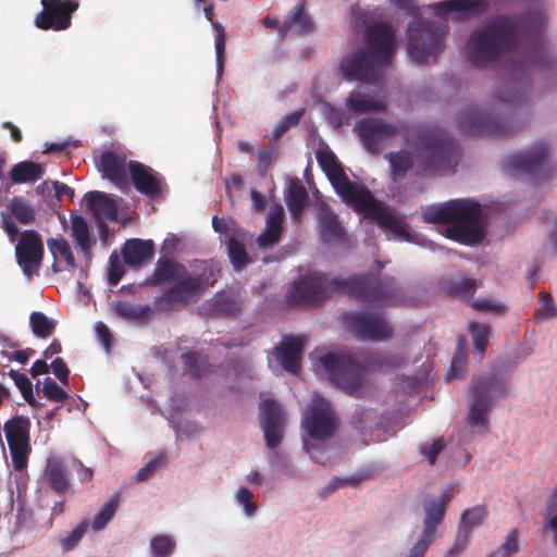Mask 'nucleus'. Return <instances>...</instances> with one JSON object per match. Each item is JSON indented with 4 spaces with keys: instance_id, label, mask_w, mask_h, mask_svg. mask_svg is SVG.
Segmentation results:
<instances>
[{
    "instance_id": "nucleus-36",
    "label": "nucleus",
    "mask_w": 557,
    "mask_h": 557,
    "mask_svg": "<svg viewBox=\"0 0 557 557\" xmlns=\"http://www.w3.org/2000/svg\"><path fill=\"white\" fill-rule=\"evenodd\" d=\"M88 209L94 215H103L109 220H115L117 215V207L110 197L101 191H88L85 195Z\"/></svg>"
},
{
    "instance_id": "nucleus-32",
    "label": "nucleus",
    "mask_w": 557,
    "mask_h": 557,
    "mask_svg": "<svg viewBox=\"0 0 557 557\" xmlns=\"http://www.w3.org/2000/svg\"><path fill=\"white\" fill-rule=\"evenodd\" d=\"M71 235L85 259H91L96 239L91 236L87 221L82 215L71 216Z\"/></svg>"
},
{
    "instance_id": "nucleus-9",
    "label": "nucleus",
    "mask_w": 557,
    "mask_h": 557,
    "mask_svg": "<svg viewBox=\"0 0 557 557\" xmlns=\"http://www.w3.org/2000/svg\"><path fill=\"white\" fill-rule=\"evenodd\" d=\"M459 129L470 136L505 137L512 134L516 127L509 119L492 116L478 107H470L458 116Z\"/></svg>"
},
{
    "instance_id": "nucleus-21",
    "label": "nucleus",
    "mask_w": 557,
    "mask_h": 557,
    "mask_svg": "<svg viewBox=\"0 0 557 557\" xmlns=\"http://www.w3.org/2000/svg\"><path fill=\"white\" fill-rule=\"evenodd\" d=\"M44 243L40 235L34 230L21 233L15 247V257L23 273L27 277L38 274L44 258Z\"/></svg>"
},
{
    "instance_id": "nucleus-1",
    "label": "nucleus",
    "mask_w": 557,
    "mask_h": 557,
    "mask_svg": "<svg viewBox=\"0 0 557 557\" xmlns=\"http://www.w3.org/2000/svg\"><path fill=\"white\" fill-rule=\"evenodd\" d=\"M544 23L543 14H525L519 20L498 16L474 28L466 44L469 61L476 66L494 62L508 52L515 53L516 79L507 86L510 95L500 98L512 108L529 101L530 86L523 81L525 76L533 72L557 71V58L544 40Z\"/></svg>"
},
{
    "instance_id": "nucleus-62",
    "label": "nucleus",
    "mask_w": 557,
    "mask_h": 557,
    "mask_svg": "<svg viewBox=\"0 0 557 557\" xmlns=\"http://www.w3.org/2000/svg\"><path fill=\"white\" fill-rule=\"evenodd\" d=\"M125 273L123 264L120 262L117 256L110 257V267L108 273V282L110 285L115 286L119 284Z\"/></svg>"
},
{
    "instance_id": "nucleus-24",
    "label": "nucleus",
    "mask_w": 557,
    "mask_h": 557,
    "mask_svg": "<svg viewBox=\"0 0 557 557\" xmlns=\"http://www.w3.org/2000/svg\"><path fill=\"white\" fill-rule=\"evenodd\" d=\"M125 158L113 151H106L100 157V170L103 177L111 181L122 193L129 191V183L126 175Z\"/></svg>"
},
{
    "instance_id": "nucleus-35",
    "label": "nucleus",
    "mask_w": 557,
    "mask_h": 557,
    "mask_svg": "<svg viewBox=\"0 0 557 557\" xmlns=\"http://www.w3.org/2000/svg\"><path fill=\"white\" fill-rule=\"evenodd\" d=\"M88 209L94 215H103L109 220H115L117 215V207L110 197L101 191H88L85 195Z\"/></svg>"
},
{
    "instance_id": "nucleus-42",
    "label": "nucleus",
    "mask_w": 557,
    "mask_h": 557,
    "mask_svg": "<svg viewBox=\"0 0 557 557\" xmlns=\"http://www.w3.org/2000/svg\"><path fill=\"white\" fill-rule=\"evenodd\" d=\"M488 516V511L486 506L478 505L472 508L463 510L460 517V521L458 524V530L468 532L471 535V532L474 528L480 527L484 523Z\"/></svg>"
},
{
    "instance_id": "nucleus-43",
    "label": "nucleus",
    "mask_w": 557,
    "mask_h": 557,
    "mask_svg": "<svg viewBox=\"0 0 557 557\" xmlns=\"http://www.w3.org/2000/svg\"><path fill=\"white\" fill-rule=\"evenodd\" d=\"M245 237L231 235L226 242L227 253L236 271H240L250 262L245 244L242 240Z\"/></svg>"
},
{
    "instance_id": "nucleus-57",
    "label": "nucleus",
    "mask_w": 557,
    "mask_h": 557,
    "mask_svg": "<svg viewBox=\"0 0 557 557\" xmlns=\"http://www.w3.org/2000/svg\"><path fill=\"white\" fill-rule=\"evenodd\" d=\"M520 552L519 531L511 529L506 536L505 542L499 547L500 557H511Z\"/></svg>"
},
{
    "instance_id": "nucleus-8",
    "label": "nucleus",
    "mask_w": 557,
    "mask_h": 557,
    "mask_svg": "<svg viewBox=\"0 0 557 557\" xmlns=\"http://www.w3.org/2000/svg\"><path fill=\"white\" fill-rule=\"evenodd\" d=\"M471 385L472 400L468 414L469 423L487 430V413L492 409L493 401L507 396L506 382L497 375H479L472 379Z\"/></svg>"
},
{
    "instance_id": "nucleus-60",
    "label": "nucleus",
    "mask_w": 557,
    "mask_h": 557,
    "mask_svg": "<svg viewBox=\"0 0 557 557\" xmlns=\"http://www.w3.org/2000/svg\"><path fill=\"white\" fill-rule=\"evenodd\" d=\"M42 393L53 401H64L69 397L67 393L50 377L45 379Z\"/></svg>"
},
{
    "instance_id": "nucleus-17",
    "label": "nucleus",
    "mask_w": 557,
    "mask_h": 557,
    "mask_svg": "<svg viewBox=\"0 0 557 557\" xmlns=\"http://www.w3.org/2000/svg\"><path fill=\"white\" fill-rule=\"evenodd\" d=\"M342 74L347 81H359L375 84L383 75L386 66L367 49L360 48L341 61Z\"/></svg>"
},
{
    "instance_id": "nucleus-15",
    "label": "nucleus",
    "mask_w": 557,
    "mask_h": 557,
    "mask_svg": "<svg viewBox=\"0 0 557 557\" xmlns=\"http://www.w3.org/2000/svg\"><path fill=\"white\" fill-rule=\"evenodd\" d=\"M549 147L539 143L525 152L512 153L504 162V169L510 173H522L540 180L550 172Z\"/></svg>"
},
{
    "instance_id": "nucleus-47",
    "label": "nucleus",
    "mask_w": 557,
    "mask_h": 557,
    "mask_svg": "<svg viewBox=\"0 0 557 557\" xmlns=\"http://www.w3.org/2000/svg\"><path fill=\"white\" fill-rule=\"evenodd\" d=\"M176 547L175 540L166 534H158L150 540L152 557H170Z\"/></svg>"
},
{
    "instance_id": "nucleus-3",
    "label": "nucleus",
    "mask_w": 557,
    "mask_h": 557,
    "mask_svg": "<svg viewBox=\"0 0 557 557\" xmlns=\"http://www.w3.org/2000/svg\"><path fill=\"white\" fill-rule=\"evenodd\" d=\"M214 282V269L208 261L195 260L186 267L172 258H160L145 285H169L154 305L159 311L175 312L197 301Z\"/></svg>"
},
{
    "instance_id": "nucleus-44",
    "label": "nucleus",
    "mask_w": 557,
    "mask_h": 557,
    "mask_svg": "<svg viewBox=\"0 0 557 557\" xmlns=\"http://www.w3.org/2000/svg\"><path fill=\"white\" fill-rule=\"evenodd\" d=\"M29 323L34 335L39 338H47L51 336L57 325L53 320H50L40 311H34L30 313Z\"/></svg>"
},
{
    "instance_id": "nucleus-53",
    "label": "nucleus",
    "mask_w": 557,
    "mask_h": 557,
    "mask_svg": "<svg viewBox=\"0 0 557 557\" xmlns=\"http://www.w3.org/2000/svg\"><path fill=\"white\" fill-rule=\"evenodd\" d=\"M212 227L215 232L220 234H226L232 232V235L245 237L246 233L243 228L237 226L235 220L231 218H218L216 215L212 219Z\"/></svg>"
},
{
    "instance_id": "nucleus-38",
    "label": "nucleus",
    "mask_w": 557,
    "mask_h": 557,
    "mask_svg": "<svg viewBox=\"0 0 557 557\" xmlns=\"http://www.w3.org/2000/svg\"><path fill=\"white\" fill-rule=\"evenodd\" d=\"M114 312L128 321L146 323L153 314L149 305H133L127 301H117L114 306Z\"/></svg>"
},
{
    "instance_id": "nucleus-6",
    "label": "nucleus",
    "mask_w": 557,
    "mask_h": 557,
    "mask_svg": "<svg viewBox=\"0 0 557 557\" xmlns=\"http://www.w3.org/2000/svg\"><path fill=\"white\" fill-rule=\"evenodd\" d=\"M406 141L422 153L417 172L433 175L440 172H454L460 151L455 140L443 129L432 126H416L406 133Z\"/></svg>"
},
{
    "instance_id": "nucleus-51",
    "label": "nucleus",
    "mask_w": 557,
    "mask_h": 557,
    "mask_svg": "<svg viewBox=\"0 0 557 557\" xmlns=\"http://www.w3.org/2000/svg\"><path fill=\"white\" fill-rule=\"evenodd\" d=\"M213 28L216 32L214 46L216 57V72L221 76L224 70V54H225V41L226 34L224 27L220 23H213Z\"/></svg>"
},
{
    "instance_id": "nucleus-45",
    "label": "nucleus",
    "mask_w": 557,
    "mask_h": 557,
    "mask_svg": "<svg viewBox=\"0 0 557 557\" xmlns=\"http://www.w3.org/2000/svg\"><path fill=\"white\" fill-rule=\"evenodd\" d=\"M468 330L471 333L475 352L479 354L480 357H483L488 343V336L491 334L490 325L471 322L469 323Z\"/></svg>"
},
{
    "instance_id": "nucleus-19",
    "label": "nucleus",
    "mask_w": 557,
    "mask_h": 557,
    "mask_svg": "<svg viewBox=\"0 0 557 557\" xmlns=\"http://www.w3.org/2000/svg\"><path fill=\"white\" fill-rule=\"evenodd\" d=\"M317 159L322 170L327 175L335 191L346 203L350 205L359 195V191L366 188L363 185L352 183L348 178L341 162L333 152H319L317 154Z\"/></svg>"
},
{
    "instance_id": "nucleus-55",
    "label": "nucleus",
    "mask_w": 557,
    "mask_h": 557,
    "mask_svg": "<svg viewBox=\"0 0 557 557\" xmlns=\"http://www.w3.org/2000/svg\"><path fill=\"white\" fill-rule=\"evenodd\" d=\"M87 529H88V522L82 521L72 530V532L69 535L63 537L61 540L63 552H69L71 549H73L78 544V542L82 540V537L86 533Z\"/></svg>"
},
{
    "instance_id": "nucleus-34",
    "label": "nucleus",
    "mask_w": 557,
    "mask_h": 557,
    "mask_svg": "<svg viewBox=\"0 0 557 557\" xmlns=\"http://www.w3.org/2000/svg\"><path fill=\"white\" fill-rule=\"evenodd\" d=\"M296 27L298 34H307L313 29V21L306 12V1L300 0L294 7L287 18L282 25L281 33H286Z\"/></svg>"
},
{
    "instance_id": "nucleus-14",
    "label": "nucleus",
    "mask_w": 557,
    "mask_h": 557,
    "mask_svg": "<svg viewBox=\"0 0 557 557\" xmlns=\"http://www.w3.org/2000/svg\"><path fill=\"white\" fill-rule=\"evenodd\" d=\"M3 431L5 433L14 470H25L32 453L29 436L30 420L24 416L12 417L5 421Z\"/></svg>"
},
{
    "instance_id": "nucleus-50",
    "label": "nucleus",
    "mask_w": 557,
    "mask_h": 557,
    "mask_svg": "<svg viewBox=\"0 0 557 557\" xmlns=\"http://www.w3.org/2000/svg\"><path fill=\"white\" fill-rule=\"evenodd\" d=\"M304 113L305 110L300 109L283 116L272 132V140H278L290 127L298 125Z\"/></svg>"
},
{
    "instance_id": "nucleus-61",
    "label": "nucleus",
    "mask_w": 557,
    "mask_h": 557,
    "mask_svg": "<svg viewBox=\"0 0 557 557\" xmlns=\"http://www.w3.org/2000/svg\"><path fill=\"white\" fill-rule=\"evenodd\" d=\"M471 535L465 531H457L453 546L446 552L445 557H459V555L468 547Z\"/></svg>"
},
{
    "instance_id": "nucleus-56",
    "label": "nucleus",
    "mask_w": 557,
    "mask_h": 557,
    "mask_svg": "<svg viewBox=\"0 0 557 557\" xmlns=\"http://www.w3.org/2000/svg\"><path fill=\"white\" fill-rule=\"evenodd\" d=\"M445 448V442L443 437L434 440L432 443H423L420 446V453L425 457L428 462L433 466L436 461L437 456Z\"/></svg>"
},
{
    "instance_id": "nucleus-7",
    "label": "nucleus",
    "mask_w": 557,
    "mask_h": 557,
    "mask_svg": "<svg viewBox=\"0 0 557 557\" xmlns=\"http://www.w3.org/2000/svg\"><path fill=\"white\" fill-rule=\"evenodd\" d=\"M448 32L446 24L433 21L414 20L407 28L408 54L416 63L436 59L445 47Z\"/></svg>"
},
{
    "instance_id": "nucleus-40",
    "label": "nucleus",
    "mask_w": 557,
    "mask_h": 557,
    "mask_svg": "<svg viewBox=\"0 0 557 557\" xmlns=\"http://www.w3.org/2000/svg\"><path fill=\"white\" fill-rule=\"evenodd\" d=\"M392 170L393 181H399L406 176L408 171L413 166V159L409 151L400 150L385 154Z\"/></svg>"
},
{
    "instance_id": "nucleus-5",
    "label": "nucleus",
    "mask_w": 557,
    "mask_h": 557,
    "mask_svg": "<svg viewBox=\"0 0 557 557\" xmlns=\"http://www.w3.org/2000/svg\"><path fill=\"white\" fill-rule=\"evenodd\" d=\"M364 366L348 354H326L321 357V363L332 382L346 394L360 397L363 393V376L367 370L389 371L403 367L406 358L395 354L371 352L364 358Z\"/></svg>"
},
{
    "instance_id": "nucleus-29",
    "label": "nucleus",
    "mask_w": 557,
    "mask_h": 557,
    "mask_svg": "<svg viewBox=\"0 0 557 557\" xmlns=\"http://www.w3.org/2000/svg\"><path fill=\"white\" fill-rule=\"evenodd\" d=\"M486 8L487 3L484 0H446L433 5L434 13L437 16L455 12L459 16L469 17L482 14Z\"/></svg>"
},
{
    "instance_id": "nucleus-4",
    "label": "nucleus",
    "mask_w": 557,
    "mask_h": 557,
    "mask_svg": "<svg viewBox=\"0 0 557 557\" xmlns=\"http://www.w3.org/2000/svg\"><path fill=\"white\" fill-rule=\"evenodd\" d=\"M422 220L432 224H447L445 236L467 246L480 244L484 237L481 206L471 199H451L422 208Z\"/></svg>"
},
{
    "instance_id": "nucleus-64",
    "label": "nucleus",
    "mask_w": 557,
    "mask_h": 557,
    "mask_svg": "<svg viewBox=\"0 0 557 557\" xmlns=\"http://www.w3.org/2000/svg\"><path fill=\"white\" fill-rule=\"evenodd\" d=\"M276 153L267 147H262L258 152V168L262 175H265L270 165L275 160Z\"/></svg>"
},
{
    "instance_id": "nucleus-63",
    "label": "nucleus",
    "mask_w": 557,
    "mask_h": 557,
    "mask_svg": "<svg viewBox=\"0 0 557 557\" xmlns=\"http://www.w3.org/2000/svg\"><path fill=\"white\" fill-rule=\"evenodd\" d=\"M252 497V492L246 486L239 487L236 493V499L239 504L244 505L247 516H252L257 510V506L251 502Z\"/></svg>"
},
{
    "instance_id": "nucleus-2",
    "label": "nucleus",
    "mask_w": 557,
    "mask_h": 557,
    "mask_svg": "<svg viewBox=\"0 0 557 557\" xmlns=\"http://www.w3.org/2000/svg\"><path fill=\"white\" fill-rule=\"evenodd\" d=\"M333 295H345L359 302L386 306L395 304L400 295L392 276L355 274L331 278L323 272L301 275L292 285L290 300L295 304L320 305Z\"/></svg>"
},
{
    "instance_id": "nucleus-26",
    "label": "nucleus",
    "mask_w": 557,
    "mask_h": 557,
    "mask_svg": "<svg viewBox=\"0 0 557 557\" xmlns=\"http://www.w3.org/2000/svg\"><path fill=\"white\" fill-rule=\"evenodd\" d=\"M319 235L321 240L329 245L345 240V230L331 207L323 202L318 206Z\"/></svg>"
},
{
    "instance_id": "nucleus-30",
    "label": "nucleus",
    "mask_w": 557,
    "mask_h": 557,
    "mask_svg": "<svg viewBox=\"0 0 557 557\" xmlns=\"http://www.w3.org/2000/svg\"><path fill=\"white\" fill-rule=\"evenodd\" d=\"M284 210L282 206H275L268 215L265 228L258 236L257 244L260 248H269L280 242L283 232Z\"/></svg>"
},
{
    "instance_id": "nucleus-39",
    "label": "nucleus",
    "mask_w": 557,
    "mask_h": 557,
    "mask_svg": "<svg viewBox=\"0 0 557 557\" xmlns=\"http://www.w3.org/2000/svg\"><path fill=\"white\" fill-rule=\"evenodd\" d=\"M9 213L21 224H32L36 219V209L22 196H14L8 203Z\"/></svg>"
},
{
    "instance_id": "nucleus-54",
    "label": "nucleus",
    "mask_w": 557,
    "mask_h": 557,
    "mask_svg": "<svg viewBox=\"0 0 557 557\" xmlns=\"http://www.w3.org/2000/svg\"><path fill=\"white\" fill-rule=\"evenodd\" d=\"M374 412L370 409L358 408L352 418L351 424L354 429L360 433H366L370 429V422L374 420Z\"/></svg>"
},
{
    "instance_id": "nucleus-41",
    "label": "nucleus",
    "mask_w": 557,
    "mask_h": 557,
    "mask_svg": "<svg viewBox=\"0 0 557 557\" xmlns=\"http://www.w3.org/2000/svg\"><path fill=\"white\" fill-rule=\"evenodd\" d=\"M184 370L191 377L199 379L210 372L208 358L197 351H187L182 355Z\"/></svg>"
},
{
    "instance_id": "nucleus-11",
    "label": "nucleus",
    "mask_w": 557,
    "mask_h": 557,
    "mask_svg": "<svg viewBox=\"0 0 557 557\" xmlns=\"http://www.w3.org/2000/svg\"><path fill=\"white\" fill-rule=\"evenodd\" d=\"M364 149L373 154H380L384 146L396 136L405 133L401 123H389L382 117H364L355 126Z\"/></svg>"
},
{
    "instance_id": "nucleus-37",
    "label": "nucleus",
    "mask_w": 557,
    "mask_h": 557,
    "mask_svg": "<svg viewBox=\"0 0 557 557\" xmlns=\"http://www.w3.org/2000/svg\"><path fill=\"white\" fill-rule=\"evenodd\" d=\"M45 169L41 164L33 161L16 163L10 171V178L16 184L33 183L42 177Z\"/></svg>"
},
{
    "instance_id": "nucleus-10",
    "label": "nucleus",
    "mask_w": 557,
    "mask_h": 557,
    "mask_svg": "<svg viewBox=\"0 0 557 557\" xmlns=\"http://www.w3.org/2000/svg\"><path fill=\"white\" fill-rule=\"evenodd\" d=\"M348 331L358 339L385 342L392 338L394 329L381 312L349 311L342 314Z\"/></svg>"
},
{
    "instance_id": "nucleus-52",
    "label": "nucleus",
    "mask_w": 557,
    "mask_h": 557,
    "mask_svg": "<svg viewBox=\"0 0 557 557\" xmlns=\"http://www.w3.org/2000/svg\"><path fill=\"white\" fill-rule=\"evenodd\" d=\"M8 375L14 381L16 387L21 392L23 398L29 404L33 405L35 399L33 395V385L30 380L24 374L20 373L16 370H10Z\"/></svg>"
},
{
    "instance_id": "nucleus-25",
    "label": "nucleus",
    "mask_w": 557,
    "mask_h": 557,
    "mask_svg": "<svg viewBox=\"0 0 557 557\" xmlns=\"http://www.w3.org/2000/svg\"><path fill=\"white\" fill-rule=\"evenodd\" d=\"M306 337L302 335H289L285 336L276 347L277 359L287 372L293 374H297L299 372Z\"/></svg>"
},
{
    "instance_id": "nucleus-22",
    "label": "nucleus",
    "mask_w": 557,
    "mask_h": 557,
    "mask_svg": "<svg viewBox=\"0 0 557 557\" xmlns=\"http://www.w3.org/2000/svg\"><path fill=\"white\" fill-rule=\"evenodd\" d=\"M260 425L267 447H277L283 438L284 413L281 406L272 398L263 399L259 405Z\"/></svg>"
},
{
    "instance_id": "nucleus-33",
    "label": "nucleus",
    "mask_w": 557,
    "mask_h": 557,
    "mask_svg": "<svg viewBox=\"0 0 557 557\" xmlns=\"http://www.w3.org/2000/svg\"><path fill=\"white\" fill-rule=\"evenodd\" d=\"M285 202L293 219L300 222L304 210L310 205V200L305 186L298 180L289 184Z\"/></svg>"
},
{
    "instance_id": "nucleus-48",
    "label": "nucleus",
    "mask_w": 557,
    "mask_h": 557,
    "mask_svg": "<svg viewBox=\"0 0 557 557\" xmlns=\"http://www.w3.org/2000/svg\"><path fill=\"white\" fill-rule=\"evenodd\" d=\"M47 245L51 253L57 257L58 255L64 259L69 267L75 268V258L71 250V246L67 240L63 237L60 238H49L47 240Z\"/></svg>"
},
{
    "instance_id": "nucleus-58",
    "label": "nucleus",
    "mask_w": 557,
    "mask_h": 557,
    "mask_svg": "<svg viewBox=\"0 0 557 557\" xmlns=\"http://www.w3.org/2000/svg\"><path fill=\"white\" fill-rule=\"evenodd\" d=\"M541 308L536 311V314L541 319L554 318L557 314V306L553 300L550 294L541 292L539 294Z\"/></svg>"
},
{
    "instance_id": "nucleus-31",
    "label": "nucleus",
    "mask_w": 557,
    "mask_h": 557,
    "mask_svg": "<svg viewBox=\"0 0 557 557\" xmlns=\"http://www.w3.org/2000/svg\"><path fill=\"white\" fill-rule=\"evenodd\" d=\"M345 104L347 109L355 114L382 112L387 107L384 98H377L360 91L350 92L345 100Z\"/></svg>"
},
{
    "instance_id": "nucleus-59",
    "label": "nucleus",
    "mask_w": 557,
    "mask_h": 557,
    "mask_svg": "<svg viewBox=\"0 0 557 557\" xmlns=\"http://www.w3.org/2000/svg\"><path fill=\"white\" fill-rule=\"evenodd\" d=\"M467 360V352L463 346V339H459V345L451 360L450 371L447 374L448 379H455L461 372Z\"/></svg>"
},
{
    "instance_id": "nucleus-23",
    "label": "nucleus",
    "mask_w": 557,
    "mask_h": 557,
    "mask_svg": "<svg viewBox=\"0 0 557 557\" xmlns=\"http://www.w3.org/2000/svg\"><path fill=\"white\" fill-rule=\"evenodd\" d=\"M128 171L137 191L151 198L161 194V177L151 168L139 161H129Z\"/></svg>"
},
{
    "instance_id": "nucleus-46",
    "label": "nucleus",
    "mask_w": 557,
    "mask_h": 557,
    "mask_svg": "<svg viewBox=\"0 0 557 557\" xmlns=\"http://www.w3.org/2000/svg\"><path fill=\"white\" fill-rule=\"evenodd\" d=\"M119 496L113 495L100 509V511L94 518L91 523V528L95 531H100L106 528V525L111 521L114 517L117 508H119Z\"/></svg>"
},
{
    "instance_id": "nucleus-12",
    "label": "nucleus",
    "mask_w": 557,
    "mask_h": 557,
    "mask_svg": "<svg viewBox=\"0 0 557 557\" xmlns=\"http://www.w3.org/2000/svg\"><path fill=\"white\" fill-rule=\"evenodd\" d=\"M449 503L448 492L423 502V528L418 542L410 548L407 557H424L426 550L436 539V529L444 521Z\"/></svg>"
},
{
    "instance_id": "nucleus-20",
    "label": "nucleus",
    "mask_w": 557,
    "mask_h": 557,
    "mask_svg": "<svg viewBox=\"0 0 557 557\" xmlns=\"http://www.w3.org/2000/svg\"><path fill=\"white\" fill-rule=\"evenodd\" d=\"M42 10L35 17V25L44 30H63L70 27L72 14L77 10L76 0H41Z\"/></svg>"
},
{
    "instance_id": "nucleus-28",
    "label": "nucleus",
    "mask_w": 557,
    "mask_h": 557,
    "mask_svg": "<svg viewBox=\"0 0 557 557\" xmlns=\"http://www.w3.org/2000/svg\"><path fill=\"white\" fill-rule=\"evenodd\" d=\"M44 479L58 495H64L71 487L70 472L59 457H49L44 470Z\"/></svg>"
},
{
    "instance_id": "nucleus-13",
    "label": "nucleus",
    "mask_w": 557,
    "mask_h": 557,
    "mask_svg": "<svg viewBox=\"0 0 557 557\" xmlns=\"http://www.w3.org/2000/svg\"><path fill=\"white\" fill-rule=\"evenodd\" d=\"M302 426L312 440L331 438L337 426V418L331 403L320 395H314L304 414Z\"/></svg>"
},
{
    "instance_id": "nucleus-18",
    "label": "nucleus",
    "mask_w": 557,
    "mask_h": 557,
    "mask_svg": "<svg viewBox=\"0 0 557 557\" xmlns=\"http://www.w3.org/2000/svg\"><path fill=\"white\" fill-rule=\"evenodd\" d=\"M366 47L386 67L391 65L396 51L395 29L387 22H377L364 29Z\"/></svg>"
},
{
    "instance_id": "nucleus-27",
    "label": "nucleus",
    "mask_w": 557,
    "mask_h": 557,
    "mask_svg": "<svg viewBox=\"0 0 557 557\" xmlns=\"http://www.w3.org/2000/svg\"><path fill=\"white\" fill-rule=\"evenodd\" d=\"M154 243L151 239H127L122 248L124 262L135 269L150 263L154 257Z\"/></svg>"
},
{
    "instance_id": "nucleus-49",
    "label": "nucleus",
    "mask_w": 557,
    "mask_h": 557,
    "mask_svg": "<svg viewBox=\"0 0 557 557\" xmlns=\"http://www.w3.org/2000/svg\"><path fill=\"white\" fill-rule=\"evenodd\" d=\"M476 289L475 281L472 278H458L450 281L447 285V293L455 297H471Z\"/></svg>"
},
{
    "instance_id": "nucleus-16",
    "label": "nucleus",
    "mask_w": 557,
    "mask_h": 557,
    "mask_svg": "<svg viewBox=\"0 0 557 557\" xmlns=\"http://www.w3.org/2000/svg\"><path fill=\"white\" fill-rule=\"evenodd\" d=\"M350 206L359 211L366 212L368 216L375 220L381 228L389 231L401 238L409 236V225L391 210L379 206L367 187L359 191V195L354 199Z\"/></svg>"
}]
</instances>
